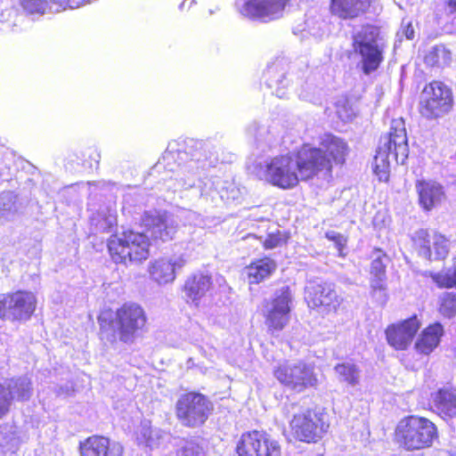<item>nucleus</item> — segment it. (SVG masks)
<instances>
[{
  "label": "nucleus",
  "mask_w": 456,
  "mask_h": 456,
  "mask_svg": "<svg viewBox=\"0 0 456 456\" xmlns=\"http://www.w3.org/2000/svg\"><path fill=\"white\" fill-rule=\"evenodd\" d=\"M208 145L201 142L190 141V144L180 145L176 142L169 143L163 154L162 160L159 161L157 167H163L175 175L173 185H168L174 191L188 190L200 183L201 173L208 166L212 164Z\"/></svg>",
  "instance_id": "f257e3e1"
},
{
  "label": "nucleus",
  "mask_w": 456,
  "mask_h": 456,
  "mask_svg": "<svg viewBox=\"0 0 456 456\" xmlns=\"http://www.w3.org/2000/svg\"><path fill=\"white\" fill-rule=\"evenodd\" d=\"M408 153L404 123L402 119H394L391 122L389 134L380 138L374 158L373 170L379 180L387 182L389 177L391 160L403 165Z\"/></svg>",
  "instance_id": "f03ea898"
},
{
  "label": "nucleus",
  "mask_w": 456,
  "mask_h": 456,
  "mask_svg": "<svg viewBox=\"0 0 456 456\" xmlns=\"http://www.w3.org/2000/svg\"><path fill=\"white\" fill-rule=\"evenodd\" d=\"M147 322L143 308L135 303H126L117 309L115 314H102L99 316L101 332H110L107 338L110 341L119 339L125 343L131 342L134 335L142 330Z\"/></svg>",
  "instance_id": "7ed1b4c3"
},
{
  "label": "nucleus",
  "mask_w": 456,
  "mask_h": 456,
  "mask_svg": "<svg viewBox=\"0 0 456 456\" xmlns=\"http://www.w3.org/2000/svg\"><path fill=\"white\" fill-rule=\"evenodd\" d=\"M437 437L436 426L428 419L417 415L403 418L395 430L396 444L409 452L429 448Z\"/></svg>",
  "instance_id": "20e7f679"
},
{
  "label": "nucleus",
  "mask_w": 456,
  "mask_h": 456,
  "mask_svg": "<svg viewBox=\"0 0 456 456\" xmlns=\"http://www.w3.org/2000/svg\"><path fill=\"white\" fill-rule=\"evenodd\" d=\"M148 237L139 232L126 231L112 235L108 240V249L115 263H141L149 256Z\"/></svg>",
  "instance_id": "39448f33"
},
{
  "label": "nucleus",
  "mask_w": 456,
  "mask_h": 456,
  "mask_svg": "<svg viewBox=\"0 0 456 456\" xmlns=\"http://www.w3.org/2000/svg\"><path fill=\"white\" fill-rule=\"evenodd\" d=\"M256 175L278 188L288 190L297 185L300 178L294 155L276 156L256 167Z\"/></svg>",
  "instance_id": "423d86ee"
},
{
  "label": "nucleus",
  "mask_w": 456,
  "mask_h": 456,
  "mask_svg": "<svg viewBox=\"0 0 456 456\" xmlns=\"http://www.w3.org/2000/svg\"><path fill=\"white\" fill-rule=\"evenodd\" d=\"M379 36V29L370 25L362 27L353 36V50L360 56L362 69L366 75L378 69L383 61V45Z\"/></svg>",
  "instance_id": "0eeeda50"
},
{
  "label": "nucleus",
  "mask_w": 456,
  "mask_h": 456,
  "mask_svg": "<svg viewBox=\"0 0 456 456\" xmlns=\"http://www.w3.org/2000/svg\"><path fill=\"white\" fill-rule=\"evenodd\" d=\"M213 404L204 395L190 392L182 395L175 404L176 417L182 425L196 428L206 422Z\"/></svg>",
  "instance_id": "6e6552de"
},
{
  "label": "nucleus",
  "mask_w": 456,
  "mask_h": 456,
  "mask_svg": "<svg viewBox=\"0 0 456 456\" xmlns=\"http://www.w3.org/2000/svg\"><path fill=\"white\" fill-rule=\"evenodd\" d=\"M452 104V90L441 81H432L423 89L419 112L428 119H436L447 114Z\"/></svg>",
  "instance_id": "1a4fd4ad"
},
{
  "label": "nucleus",
  "mask_w": 456,
  "mask_h": 456,
  "mask_svg": "<svg viewBox=\"0 0 456 456\" xmlns=\"http://www.w3.org/2000/svg\"><path fill=\"white\" fill-rule=\"evenodd\" d=\"M301 180L318 176L325 180L331 178L332 164L322 149L304 145L294 156Z\"/></svg>",
  "instance_id": "9d476101"
},
{
  "label": "nucleus",
  "mask_w": 456,
  "mask_h": 456,
  "mask_svg": "<svg viewBox=\"0 0 456 456\" xmlns=\"http://www.w3.org/2000/svg\"><path fill=\"white\" fill-rule=\"evenodd\" d=\"M273 374L281 384L297 392L317 384L314 368L301 361L283 362L274 369Z\"/></svg>",
  "instance_id": "9b49d317"
},
{
  "label": "nucleus",
  "mask_w": 456,
  "mask_h": 456,
  "mask_svg": "<svg viewBox=\"0 0 456 456\" xmlns=\"http://www.w3.org/2000/svg\"><path fill=\"white\" fill-rule=\"evenodd\" d=\"M37 299L33 293L17 291L0 295V318L9 321H26L33 314Z\"/></svg>",
  "instance_id": "f8f14e48"
},
{
  "label": "nucleus",
  "mask_w": 456,
  "mask_h": 456,
  "mask_svg": "<svg viewBox=\"0 0 456 456\" xmlns=\"http://www.w3.org/2000/svg\"><path fill=\"white\" fill-rule=\"evenodd\" d=\"M290 428L295 438L299 441L315 443L328 431L329 424L323 415L307 410L294 414Z\"/></svg>",
  "instance_id": "ddd939ff"
},
{
  "label": "nucleus",
  "mask_w": 456,
  "mask_h": 456,
  "mask_svg": "<svg viewBox=\"0 0 456 456\" xmlns=\"http://www.w3.org/2000/svg\"><path fill=\"white\" fill-rule=\"evenodd\" d=\"M292 296L288 287L278 289L264 308L265 324L272 332L281 331L289 321Z\"/></svg>",
  "instance_id": "4468645a"
},
{
  "label": "nucleus",
  "mask_w": 456,
  "mask_h": 456,
  "mask_svg": "<svg viewBox=\"0 0 456 456\" xmlns=\"http://www.w3.org/2000/svg\"><path fill=\"white\" fill-rule=\"evenodd\" d=\"M305 299L310 307L324 314L335 313L342 301L332 284L316 282L306 286Z\"/></svg>",
  "instance_id": "2eb2a0df"
},
{
  "label": "nucleus",
  "mask_w": 456,
  "mask_h": 456,
  "mask_svg": "<svg viewBox=\"0 0 456 456\" xmlns=\"http://www.w3.org/2000/svg\"><path fill=\"white\" fill-rule=\"evenodd\" d=\"M32 395V384L28 377H19L0 382V419L10 411L13 400L27 401Z\"/></svg>",
  "instance_id": "dca6fc26"
},
{
  "label": "nucleus",
  "mask_w": 456,
  "mask_h": 456,
  "mask_svg": "<svg viewBox=\"0 0 456 456\" xmlns=\"http://www.w3.org/2000/svg\"><path fill=\"white\" fill-rule=\"evenodd\" d=\"M289 0H248L240 8V12L249 19L270 21L282 16Z\"/></svg>",
  "instance_id": "f3484780"
},
{
  "label": "nucleus",
  "mask_w": 456,
  "mask_h": 456,
  "mask_svg": "<svg viewBox=\"0 0 456 456\" xmlns=\"http://www.w3.org/2000/svg\"><path fill=\"white\" fill-rule=\"evenodd\" d=\"M185 264L186 259L183 254L174 255L151 262L148 271L153 281L159 285H165L175 281V272L182 269Z\"/></svg>",
  "instance_id": "a211bd4d"
},
{
  "label": "nucleus",
  "mask_w": 456,
  "mask_h": 456,
  "mask_svg": "<svg viewBox=\"0 0 456 456\" xmlns=\"http://www.w3.org/2000/svg\"><path fill=\"white\" fill-rule=\"evenodd\" d=\"M142 222L154 240H172L177 232V223L166 212H147Z\"/></svg>",
  "instance_id": "6ab92c4d"
},
{
  "label": "nucleus",
  "mask_w": 456,
  "mask_h": 456,
  "mask_svg": "<svg viewBox=\"0 0 456 456\" xmlns=\"http://www.w3.org/2000/svg\"><path fill=\"white\" fill-rule=\"evenodd\" d=\"M419 327L420 322L416 315L397 324H392L386 330L387 343L395 350H405Z\"/></svg>",
  "instance_id": "aec40b11"
},
{
  "label": "nucleus",
  "mask_w": 456,
  "mask_h": 456,
  "mask_svg": "<svg viewBox=\"0 0 456 456\" xmlns=\"http://www.w3.org/2000/svg\"><path fill=\"white\" fill-rule=\"evenodd\" d=\"M415 190L419 205L426 212L439 207L446 198L444 186L431 179H418L415 182Z\"/></svg>",
  "instance_id": "412c9836"
},
{
  "label": "nucleus",
  "mask_w": 456,
  "mask_h": 456,
  "mask_svg": "<svg viewBox=\"0 0 456 456\" xmlns=\"http://www.w3.org/2000/svg\"><path fill=\"white\" fill-rule=\"evenodd\" d=\"M388 257L381 250H377L370 265V289L376 300L384 305L387 301L386 285V266Z\"/></svg>",
  "instance_id": "4be33fe9"
},
{
  "label": "nucleus",
  "mask_w": 456,
  "mask_h": 456,
  "mask_svg": "<svg viewBox=\"0 0 456 456\" xmlns=\"http://www.w3.org/2000/svg\"><path fill=\"white\" fill-rule=\"evenodd\" d=\"M371 0H330V12L341 20H354L369 11Z\"/></svg>",
  "instance_id": "5701e85b"
},
{
  "label": "nucleus",
  "mask_w": 456,
  "mask_h": 456,
  "mask_svg": "<svg viewBox=\"0 0 456 456\" xmlns=\"http://www.w3.org/2000/svg\"><path fill=\"white\" fill-rule=\"evenodd\" d=\"M82 456H122L123 447L119 443L104 436H92L80 445Z\"/></svg>",
  "instance_id": "b1692460"
},
{
  "label": "nucleus",
  "mask_w": 456,
  "mask_h": 456,
  "mask_svg": "<svg viewBox=\"0 0 456 456\" xmlns=\"http://www.w3.org/2000/svg\"><path fill=\"white\" fill-rule=\"evenodd\" d=\"M212 287L211 277L203 273H197L188 277L184 284V293L188 300L199 307L201 300L210 291Z\"/></svg>",
  "instance_id": "393cba45"
},
{
  "label": "nucleus",
  "mask_w": 456,
  "mask_h": 456,
  "mask_svg": "<svg viewBox=\"0 0 456 456\" xmlns=\"http://www.w3.org/2000/svg\"><path fill=\"white\" fill-rule=\"evenodd\" d=\"M444 328L439 322L429 325L424 329L418 337L414 348L418 354L428 355L439 345Z\"/></svg>",
  "instance_id": "a878e982"
},
{
  "label": "nucleus",
  "mask_w": 456,
  "mask_h": 456,
  "mask_svg": "<svg viewBox=\"0 0 456 456\" xmlns=\"http://www.w3.org/2000/svg\"><path fill=\"white\" fill-rule=\"evenodd\" d=\"M432 408L443 418L456 417V395L452 388H440L431 395Z\"/></svg>",
  "instance_id": "bb28decb"
},
{
  "label": "nucleus",
  "mask_w": 456,
  "mask_h": 456,
  "mask_svg": "<svg viewBox=\"0 0 456 456\" xmlns=\"http://www.w3.org/2000/svg\"><path fill=\"white\" fill-rule=\"evenodd\" d=\"M320 146L322 152H327L330 157L331 164L342 165L345 162L348 145L343 139L330 134H324L321 138Z\"/></svg>",
  "instance_id": "cd10ccee"
},
{
  "label": "nucleus",
  "mask_w": 456,
  "mask_h": 456,
  "mask_svg": "<svg viewBox=\"0 0 456 456\" xmlns=\"http://www.w3.org/2000/svg\"><path fill=\"white\" fill-rule=\"evenodd\" d=\"M276 267V263L273 259L264 257L253 261L245 267L244 272L250 284H257L269 278Z\"/></svg>",
  "instance_id": "c85d7f7f"
},
{
  "label": "nucleus",
  "mask_w": 456,
  "mask_h": 456,
  "mask_svg": "<svg viewBox=\"0 0 456 456\" xmlns=\"http://www.w3.org/2000/svg\"><path fill=\"white\" fill-rule=\"evenodd\" d=\"M265 432L250 431L244 433L238 444L237 452L239 456H259V449L265 442Z\"/></svg>",
  "instance_id": "c756f323"
},
{
  "label": "nucleus",
  "mask_w": 456,
  "mask_h": 456,
  "mask_svg": "<svg viewBox=\"0 0 456 456\" xmlns=\"http://www.w3.org/2000/svg\"><path fill=\"white\" fill-rule=\"evenodd\" d=\"M92 229L95 232H110L117 224V211L112 206H103L90 217Z\"/></svg>",
  "instance_id": "7c9ffc66"
},
{
  "label": "nucleus",
  "mask_w": 456,
  "mask_h": 456,
  "mask_svg": "<svg viewBox=\"0 0 456 456\" xmlns=\"http://www.w3.org/2000/svg\"><path fill=\"white\" fill-rule=\"evenodd\" d=\"M224 184V180L220 177L203 178L198 184L200 199L207 204L217 206L220 203V188Z\"/></svg>",
  "instance_id": "2f4dec72"
},
{
  "label": "nucleus",
  "mask_w": 456,
  "mask_h": 456,
  "mask_svg": "<svg viewBox=\"0 0 456 456\" xmlns=\"http://www.w3.org/2000/svg\"><path fill=\"white\" fill-rule=\"evenodd\" d=\"M20 206L18 195L13 191L0 192V219L12 220L18 215Z\"/></svg>",
  "instance_id": "473e14b6"
},
{
  "label": "nucleus",
  "mask_w": 456,
  "mask_h": 456,
  "mask_svg": "<svg viewBox=\"0 0 456 456\" xmlns=\"http://www.w3.org/2000/svg\"><path fill=\"white\" fill-rule=\"evenodd\" d=\"M162 436L163 432L158 428L152 429L151 421L147 419L141 421L136 431V440L138 443L150 448L158 446Z\"/></svg>",
  "instance_id": "72a5a7b5"
},
{
  "label": "nucleus",
  "mask_w": 456,
  "mask_h": 456,
  "mask_svg": "<svg viewBox=\"0 0 456 456\" xmlns=\"http://www.w3.org/2000/svg\"><path fill=\"white\" fill-rule=\"evenodd\" d=\"M424 61L428 66L444 68L450 65L452 53L442 45H435L427 53Z\"/></svg>",
  "instance_id": "f704fd0d"
},
{
  "label": "nucleus",
  "mask_w": 456,
  "mask_h": 456,
  "mask_svg": "<svg viewBox=\"0 0 456 456\" xmlns=\"http://www.w3.org/2000/svg\"><path fill=\"white\" fill-rule=\"evenodd\" d=\"M279 63L273 64L268 67L267 69V81L266 84L268 87L274 89V94L279 98L286 97V87L288 86V82L286 81L285 74L276 75L277 68Z\"/></svg>",
  "instance_id": "c9c22d12"
},
{
  "label": "nucleus",
  "mask_w": 456,
  "mask_h": 456,
  "mask_svg": "<svg viewBox=\"0 0 456 456\" xmlns=\"http://www.w3.org/2000/svg\"><path fill=\"white\" fill-rule=\"evenodd\" d=\"M335 372L339 381L346 382L350 386L359 383L360 370L353 362H343L335 366Z\"/></svg>",
  "instance_id": "e433bc0d"
},
{
  "label": "nucleus",
  "mask_w": 456,
  "mask_h": 456,
  "mask_svg": "<svg viewBox=\"0 0 456 456\" xmlns=\"http://www.w3.org/2000/svg\"><path fill=\"white\" fill-rule=\"evenodd\" d=\"M414 244L419 249V254L426 259H432V236H430L426 230H419L416 232L414 238Z\"/></svg>",
  "instance_id": "4c0bfd02"
},
{
  "label": "nucleus",
  "mask_w": 456,
  "mask_h": 456,
  "mask_svg": "<svg viewBox=\"0 0 456 456\" xmlns=\"http://www.w3.org/2000/svg\"><path fill=\"white\" fill-rule=\"evenodd\" d=\"M429 276L438 288H456V267L453 272H451L450 270L439 273L430 272Z\"/></svg>",
  "instance_id": "58836bf2"
},
{
  "label": "nucleus",
  "mask_w": 456,
  "mask_h": 456,
  "mask_svg": "<svg viewBox=\"0 0 456 456\" xmlns=\"http://www.w3.org/2000/svg\"><path fill=\"white\" fill-rule=\"evenodd\" d=\"M432 259H443L446 257L449 252V241L442 234L434 233L432 235Z\"/></svg>",
  "instance_id": "ea45409f"
},
{
  "label": "nucleus",
  "mask_w": 456,
  "mask_h": 456,
  "mask_svg": "<svg viewBox=\"0 0 456 456\" xmlns=\"http://www.w3.org/2000/svg\"><path fill=\"white\" fill-rule=\"evenodd\" d=\"M439 312L447 318L456 315V293L445 292L440 297Z\"/></svg>",
  "instance_id": "a19ab883"
},
{
  "label": "nucleus",
  "mask_w": 456,
  "mask_h": 456,
  "mask_svg": "<svg viewBox=\"0 0 456 456\" xmlns=\"http://www.w3.org/2000/svg\"><path fill=\"white\" fill-rule=\"evenodd\" d=\"M224 184L220 188V202L230 203L239 200L241 197L240 190L233 183L224 181Z\"/></svg>",
  "instance_id": "79ce46f5"
},
{
  "label": "nucleus",
  "mask_w": 456,
  "mask_h": 456,
  "mask_svg": "<svg viewBox=\"0 0 456 456\" xmlns=\"http://www.w3.org/2000/svg\"><path fill=\"white\" fill-rule=\"evenodd\" d=\"M336 112L338 117L344 122L351 121L356 116L355 110L347 100H339L337 102Z\"/></svg>",
  "instance_id": "37998d69"
},
{
  "label": "nucleus",
  "mask_w": 456,
  "mask_h": 456,
  "mask_svg": "<svg viewBox=\"0 0 456 456\" xmlns=\"http://www.w3.org/2000/svg\"><path fill=\"white\" fill-rule=\"evenodd\" d=\"M259 456H281V446L278 442L271 438V436L265 433V442L263 446L259 449Z\"/></svg>",
  "instance_id": "c03bdc74"
},
{
  "label": "nucleus",
  "mask_w": 456,
  "mask_h": 456,
  "mask_svg": "<svg viewBox=\"0 0 456 456\" xmlns=\"http://www.w3.org/2000/svg\"><path fill=\"white\" fill-rule=\"evenodd\" d=\"M23 8L30 13L43 14L48 8L47 0H21Z\"/></svg>",
  "instance_id": "a18cd8bd"
},
{
  "label": "nucleus",
  "mask_w": 456,
  "mask_h": 456,
  "mask_svg": "<svg viewBox=\"0 0 456 456\" xmlns=\"http://www.w3.org/2000/svg\"><path fill=\"white\" fill-rule=\"evenodd\" d=\"M322 25L323 21L321 19L308 18L301 30L307 31V33L315 37H320L322 35Z\"/></svg>",
  "instance_id": "49530a36"
},
{
  "label": "nucleus",
  "mask_w": 456,
  "mask_h": 456,
  "mask_svg": "<svg viewBox=\"0 0 456 456\" xmlns=\"http://www.w3.org/2000/svg\"><path fill=\"white\" fill-rule=\"evenodd\" d=\"M178 456H204L203 448L195 441H186Z\"/></svg>",
  "instance_id": "de8ad7c7"
},
{
  "label": "nucleus",
  "mask_w": 456,
  "mask_h": 456,
  "mask_svg": "<svg viewBox=\"0 0 456 456\" xmlns=\"http://www.w3.org/2000/svg\"><path fill=\"white\" fill-rule=\"evenodd\" d=\"M285 243V236L278 232L277 233L269 234L268 237L265 240L264 246L267 249H272Z\"/></svg>",
  "instance_id": "09e8293b"
},
{
  "label": "nucleus",
  "mask_w": 456,
  "mask_h": 456,
  "mask_svg": "<svg viewBox=\"0 0 456 456\" xmlns=\"http://www.w3.org/2000/svg\"><path fill=\"white\" fill-rule=\"evenodd\" d=\"M53 4L56 5V12H59L60 9H66L69 7L71 9L77 8L86 3H89L91 0H51Z\"/></svg>",
  "instance_id": "8fccbe9b"
},
{
  "label": "nucleus",
  "mask_w": 456,
  "mask_h": 456,
  "mask_svg": "<svg viewBox=\"0 0 456 456\" xmlns=\"http://www.w3.org/2000/svg\"><path fill=\"white\" fill-rule=\"evenodd\" d=\"M299 96L305 100V101H308L310 102H313L314 104H318V103H321V93H320V90H315L314 91L313 94H310L308 93L307 91H302L299 94Z\"/></svg>",
  "instance_id": "3c124183"
},
{
  "label": "nucleus",
  "mask_w": 456,
  "mask_h": 456,
  "mask_svg": "<svg viewBox=\"0 0 456 456\" xmlns=\"http://www.w3.org/2000/svg\"><path fill=\"white\" fill-rule=\"evenodd\" d=\"M264 132L265 128L260 127V126L256 123H254L248 128V133L254 136L256 141L260 140V137Z\"/></svg>",
  "instance_id": "603ef678"
},
{
  "label": "nucleus",
  "mask_w": 456,
  "mask_h": 456,
  "mask_svg": "<svg viewBox=\"0 0 456 456\" xmlns=\"http://www.w3.org/2000/svg\"><path fill=\"white\" fill-rule=\"evenodd\" d=\"M194 4H196V0H183L179 5V10H189Z\"/></svg>",
  "instance_id": "864d4df0"
},
{
  "label": "nucleus",
  "mask_w": 456,
  "mask_h": 456,
  "mask_svg": "<svg viewBox=\"0 0 456 456\" xmlns=\"http://www.w3.org/2000/svg\"><path fill=\"white\" fill-rule=\"evenodd\" d=\"M326 237L330 240L334 241L335 240H338L339 241H342V235L338 232H336L334 231H330L326 232Z\"/></svg>",
  "instance_id": "5fc2aeb1"
},
{
  "label": "nucleus",
  "mask_w": 456,
  "mask_h": 456,
  "mask_svg": "<svg viewBox=\"0 0 456 456\" xmlns=\"http://www.w3.org/2000/svg\"><path fill=\"white\" fill-rule=\"evenodd\" d=\"M403 33L407 39L411 40L414 38V29L411 24L407 25V27L404 28Z\"/></svg>",
  "instance_id": "6e6d98bb"
},
{
  "label": "nucleus",
  "mask_w": 456,
  "mask_h": 456,
  "mask_svg": "<svg viewBox=\"0 0 456 456\" xmlns=\"http://www.w3.org/2000/svg\"><path fill=\"white\" fill-rule=\"evenodd\" d=\"M446 4L451 12H456V0H447Z\"/></svg>",
  "instance_id": "4d7b16f0"
},
{
  "label": "nucleus",
  "mask_w": 456,
  "mask_h": 456,
  "mask_svg": "<svg viewBox=\"0 0 456 456\" xmlns=\"http://www.w3.org/2000/svg\"><path fill=\"white\" fill-rule=\"evenodd\" d=\"M334 242H335L338 249L341 252L343 247L346 245V239H345V237L342 235V241H339L338 240H335Z\"/></svg>",
  "instance_id": "13d9d810"
},
{
  "label": "nucleus",
  "mask_w": 456,
  "mask_h": 456,
  "mask_svg": "<svg viewBox=\"0 0 456 456\" xmlns=\"http://www.w3.org/2000/svg\"><path fill=\"white\" fill-rule=\"evenodd\" d=\"M197 216H198L197 214L194 213V212H189L188 213V217L191 218V219L194 220V218L197 217Z\"/></svg>",
  "instance_id": "bf43d9fd"
},
{
  "label": "nucleus",
  "mask_w": 456,
  "mask_h": 456,
  "mask_svg": "<svg viewBox=\"0 0 456 456\" xmlns=\"http://www.w3.org/2000/svg\"><path fill=\"white\" fill-rule=\"evenodd\" d=\"M100 183H88L89 189L92 187H97Z\"/></svg>",
  "instance_id": "052dcab7"
},
{
  "label": "nucleus",
  "mask_w": 456,
  "mask_h": 456,
  "mask_svg": "<svg viewBox=\"0 0 456 456\" xmlns=\"http://www.w3.org/2000/svg\"><path fill=\"white\" fill-rule=\"evenodd\" d=\"M59 394H66V395H69V388H67L65 391H63L62 388H61V391L59 392Z\"/></svg>",
  "instance_id": "680f3d73"
},
{
  "label": "nucleus",
  "mask_w": 456,
  "mask_h": 456,
  "mask_svg": "<svg viewBox=\"0 0 456 456\" xmlns=\"http://www.w3.org/2000/svg\"><path fill=\"white\" fill-rule=\"evenodd\" d=\"M194 224H195V225H199V224H200V223H199V222H197V221L195 220V221H194Z\"/></svg>",
  "instance_id": "e2e57ef3"
}]
</instances>
